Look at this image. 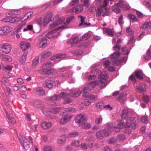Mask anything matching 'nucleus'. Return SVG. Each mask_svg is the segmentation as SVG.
Here are the masks:
<instances>
[{"mask_svg": "<svg viewBox=\"0 0 151 151\" xmlns=\"http://www.w3.org/2000/svg\"><path fill=\"white\" fill-rule=\"evenodd\" d=\"M92 73H94L97 75H99V81L101 83L100 87H104L106 86L107 82L108 76L106 72H103L102 73L99 69H96L92 70Z\"/></svg>", "mask_w": 151, "mask_h": 151, "instance_id": "f257e3e1", "label": "nucleus"}, {"mask_svg": "<svg viewBox=\"0 0 151 151\" xmlns=\"http://www.w3.org/2000/svg\"><path fill=\"white\" fill-rule=\"evenodd\" d=\"M111 133V131L109 129V126L107 127L106 128L97 131L96 134L97 138L102 139L105 137L109 135Z\"/></svg>", "mask_w": 151, "mask_h": 151, "instance_id": "f03ea898", "label": "nucleus"}, {"mask_svg": "<svg viewBox=\"0 0 151 151\" xmlns=\"http://www.w3.org/2000/svg\"><path fill=\"white\" fill-rule=\"evenodd\" d=\"M52 17L51 13L47 14L43 19L40 17L36 20L37 23L39 25H43L45 26L51 20Z\"/></svg>", "mask_w": 151, "mask_h": 151, "instance_id": "7ed1b4c3", "label": "nucleus"}, {"mask_svg": "<svg viewBox=\"0 0 151 151\" xmlns=\"http://www.w3.org/2000/svg\"><path fill=\"white\" fill-rule=\"evenodd\" d=\"M17 135L22 147L25 150L28 149L30 147L29 143L28 140L23 137L21 134H19Z\"/></svg>", "mask_w": 151, "mask_h": 151, "instance_id": "20e7f679", "label": "nucleus"}, {"mask_svg": "<svg viewBox=\"0 0 151 151\" xmlns=\"http://www.w3.org/2000/svg\"><path fill=\"white\" fill-rule=\"evenodd\" d=\"M88 116L85 114H80L76 116L75 121L78 124L81 123V124L83 123L86 122L87 120Z\"/></svg>", "mask_w": 151, "mask_h": 151, "instance_id": "39448f33", "label": "nucleus"}, {"mask_svg": "<svg viewBox=\"0 0 151 151\" xmlns=\"http://www.w3.org/2000/svg\"><path fill=\"white\" fill-rule=\"evenodd\" d=\"M72 116L69 114H65L61 118L59 123L61 124L64 125L69 122Z\"/></svg>", "mask_w": 151, "mask_h": 151, "instance_id": "423d86ee", "label": "nucleus"}, {"mask_svg": "<svg viewBox=\"0 0 151 151\" xmlns=\"http://www.w3.org/2000/svg\"><path fill=\"white\" fill-rule=\"evenodd\" d=\"M59 96L60 97V100L61 98L64 99L65 103H69L72 102V100L68 98L69 97H70L69 93L67 94L64 92H62Z\"/></svg>", "mask_w": 151, "mask_h": 151, "instance_id": "0eeeda50", "label": "nucleus"}, {"mask_svg": "<svg viewBox=\"0 0 151 151\" xmlns=\"http://www.w3.org/2000/svg\"><path fill=\"white\" fill-rule=\"evenodd\" d=\"M1 48L3 53L7 54L10 52L12 49V46L9 44H3Z\"/></svg>", "mask_w": 151, "mask_h": 151, "instance_id": "6e6552de", "label": "nucleus"}, {"mask_svg": "<svg viewBox=\"0 0 151 151\" xmlns=\"http://www.w3.org/2000/svg\"><path fill=\"white\" fill-rule=\"evenodd\" d=\"M60 100V97L59 95L55 94L47 99V100L49 102L53 103L51 105L52 106H56L57 104L55 102L56 101Z\"/></svg>", "mask_w": 151, "mask_h": 151, "instance_id": "1a4fd4ad", "label": "nucleus"}, {"mask_svg": "<svg viewBox=\"0 0 151 151\" xmlns=\"http://www.w3.org/2000/svg\"><path fill=\"white\" fill-rule=\"evenodd\" d=\"M11 31V28L8 26L0 27V35H6Z\"/></svg>", "mask_w": 151, "mask_h": 151, "instance_id": "9d476101", "label": "nucleus"}, {"mask_svg": "<svg viewBox=\"0 0 151 151\" xmlns=\"http://www.w3.org/2000/svg\"><path fill=\"white\" fill-rule=\"evenodd\" d=\"M59 33L57 32L56 29H55L49 32L45 36L49 39H54L57 37Z\"/></svg>", "mask_w": 151, "mask_h": 151, "instance_id": "9b49d317", "label": "nucleus"}, {"mask_svg": "<svg viewBox=\"0 0 151 151\" xmlns=\"http://www.w3.org/2000/svg\"><path fill=\"white\" fill-rule=\"evenodd\" d=\"M83 9V6L81 5H78L70 9L68 11L70 13H72L74 12L76 14H78L81 12Z\"/></svg>", "mask_w": 151, "mask_h": 151, "instance_id": "f8f14e48", "label": "nucleus"}, {"mask_svg": "<svg viewBox=\"0 0 151 151\" xmlns=\"http://www.w3.org/2000/svg\"><path fill=\"white\" fill-rule=\"evenodd\" d=\"M147 87L145 83H141L139 86H136V88L139 93H142L145 91Z\"/></svg>", "mask_w": 151, "mask_h": 151, "instance_id": "ddd939ff", "label": "nucleus"}, {"mask_svg": "<svg viewBox=\"0 0 151 151\" xmlns=\"http://www.w3.org/2000/svg\"><path fill=\"white\" fill-rule=\"evenodd\" d=\"M43 36V35H40L39 37V39L40 44L41 45L40 47L44 48L47 45V40L46 38H42Z\"/></svg>", "mask_w": 151, "mask_h": 151, "instance_id": "4468645a", "label": "nucleus"}, {"mask_svg": "<svg viewBox=\"0 0 151 151\" xmlns=\"http://www.w3.org/2000/svg\"><path fill=\"white\" fill-rule=\"evenodd\" d=\"M53 63L50 61H48L42 65V69L39 70L40 73H41L42 72H45V70L48 69L47 68L51 67Z\"/></svg>", "mask_w": 151, "mask_h": 151, "instance_id": "2eb2a0df", "label": "nucleus"}, {"mask_svg": "<svg viewBox=\"0 0 151 151\" xmlns=\"http://www.w3.org/2000/svg\"><path fill=\"white\" fill-rule=\"evenodd\" d=\"M40 73L43 74L52 75L54 76V77L57 75L56 70L53 69H48L45 70V72H42Z\"/></svg>", "mask_w": 151, "mask_h": 151, "instance_id": "dca6fc26", "label": "nucleus"}, {"mask_svg": "<svg viewBox=\"0 0 151 151\" xmlns=\"http://www.w3.org/2000/svg\"><path fill=\"white\" fill-rule=\"evenodd\" d=\"M53 82L50 80H46L43 84L44 86L49 88H52L53 86Z\"/></svg>", "mask_w": 151, "mask_h": 151, "instance_id": "f3484780", "label": "nucleus"}, {"mask_svg": "<svg viewBox=\"0 0 151 151\" xmlns=\"http://www.w3.org/2000/svg\"><path fill=\"white\" fill-rule=\"evenodd\" d=\"M66 56V55L65 54L60 53L52 57L50 59L52 60L58 59H63L65 58Z\"/></svg>", "mask_w": 151, "mask_h": 151, "instance_id": "a211bd4d", "label": "nucleus"}, {"mask_svg": "<svg viewBox=\"0 0 151 151\" xmlns=\"http://www.w3.org/2000/svg\"><path fill=\"white\" fill-rule=\"evenodd\" d=\"M80 40H79V38L78 37H73L72 41H70L68 42V44H71L72 46H73L74 44H78L80 42Z\"/></svg>", "mask_w": 151, "mask_h": 151, "instance_id": "6ab92c4d", "label": "nucleus"}, {"mask_svg": "<svg viewBox=\"0 0 151 151\" xmlns=\"http://www.w3.org/2000/svg\"><path fill=\"white\" fill-rule=\"evenodd\" d=\"M101 84V83L100 82L99 83V81H95L92 82H91L90 83L88 84V86L91 88V89H93L97 85H99V86ZM99 87H100V86ZM102 87H100L102 88Z\"/></svg>", "mask_w": 151, "mask_h": 151, "instance_id": "aec40b11", "label": "nucleus"}, {"mask_svg": "<svg viewBox=\"0 0 151 151\" xmlns=\"http://www.w3.org/2000/svg\"><path fill=\"white\" fill-rule=\"evenodd\" d=\"M104 31L107 35L113 37L114 35V32L112 29L105 28L104 29Z\"/></svg>", "mask_w": 151, "mask_h": 151, "instance_id": "412c9836", "label": "nucleus"}, {"mask_svg": "<svg viewBox=\"0 0 151 151\" xmlns=\"http://www.w3.org/2000/svg\"><path fill=\"white\" fill-rule=\"evenodd\" d=\"M41 125L42 128L45 129H46L51 127L52 124L50 122H44L41 123Z\"/></svg>", "mask_w": 151, "mask_h": 151, "instance_id": "4be33fe9", "label": "nucleus"}, {"mask_svg": "<svg viewBox=\"0 0 151 151\" xmlns=\"http://www.w3.org/2000/svg\"><path fill=\"white\" fill-rule=\"evenodd\" d=\"M92 90L88 86L87 87H85L83 89V96L84 97H87L88 96L89 93Z\"/></svg>", "mask_w": 151, "mask_h": 151, "instance_id": "5701e85b", "label": "nucleus"}, {"mask_svg": "<svg viewBox=\"0 0 151 151\" xmlns=\"http://www.w3.org/2000/svg\"><path fill=\"white\" fill-rule=\"evenodd\" d=\"M81 91H78L76 92L74 91H71L69 93L70 97H76L79 96L81 94Z\"/></svg>", "mask_w": 151, "mask_h": 151, "instance_id": "b1692460", "label": "nucleus"}, {"mask_svg": "<svg viewBox=\"0 0 151 151\" xmlns=\"http://www.w3.org/2000/svg\"><path fill=\"white\" fill-rule=\"evenodd\" d=\"M78 17L81 19V23L79 24V26H81L83 25H84L87 27H88L91 25L90 23H87L84 22V20L86 19V17H84L83 16L80 15L78 16Z\"/></svg>", "mask_w": 151, "mask_h": 151, "instance_id": "393cba45", "label": "nucleus"}, {"mask_svg": "<svg viewBox=\"0 0 151 151\" xmlns=\"http://www.w3.org/2000/svg\"><path fill=\"white\" fill-rule=\"evenodd\" d=\"M20 46L23 50L25 51L29 47L30 44L28 42H22L20 43Z\"/></svg>", "mask_w": 151, "mask_h": 151, "instance_id": "a878e982", "label": "nucleus"}, {"mask_svg": "<svg viewBox=\"0 0 151 151\" xmlns=\"http://www.w3.org/2000/svg\"><path fill=\"white\" fill-rule=\"evenodd\" d=\"M90 44V43L88 42L81 43L80 42L79 44L77 45V46L78 47L81 48H84L88 47Z\"/></svg>", "mask_w": 151, "mask_h": 151, "instance_id": "bb28decb", "label": "nucleus"}, {"mask_svg": "<svg viewBox=\"0 0 151 151\" xmlns=\"http://www.w3.org/2000/svg\"><path fill=\"white\" fill-rule=\"evenodd\" d=\"M33 12H30L26 14L24 16L22 17V19L24 20L27 19H29L32 16Z\"/></svg>", "mask_w": 151, "mask_h": 151, "instance_id": "cd10ccee", "label": "nucleus"}, {"mask_svg": "<svg viewBox=\"0 0 151 151\" xmlns=\"http://www.w3.org/2000/svg\"><path fill=\"white\" fill-rule=\"evenodd\" d=\"M66 140V137L65 135L60 136L58 139L57 142L59 144H64Z\"/></svg>", "mask_w": 151, "mask_h": 151, "instance_id": "c85d7f7f", "label": "nucleus"}, {"mask_svg": "<svg viewBox=\"0 0 151 151\" xmlns=\"http://www.w3.org/2000/svg\"><path fill=\"white\" fill-rule=\"evenodd\" d=\"M127 17L130 21L132 22H137L138 21V20L136 17L133 15L129 14L128 15Z\"/></svg>", "mask_w": 151, "mask_h": 151, "instance_id": "c756f323", "label": "nucleus"}, {"mask_svg": "<svg viewBox=\"0 0 151 151\" xmlns=\"http://www.w3.org/2000/svg\"><path fill=\"white\" fill-rule=\"evenodd\" d=\"M135 73V76L137 78L140 80L143 79L142 71L140 70L136 71Z\"/></svg>", "mask_w": 151, "mask_h": 151, "instance_id": "7c9ffc66", "label": "nucleus"}, {"mask_svg": "<svg viewBox=\"0 0 151 151\" xmlns=\"http://www.w3.org/2000/svg\"><path fill=\"white\" fill-rule=\"evenodd\" d=\"M61 108L60 107L52 108L50 109L49 111L54 114H56L59 112Z\"/></svg>", "mask_w": 151, "mask_h": 151, "instance_id": "2f4dec72", "label": "nucleus"}, {"mask_svg": "<svg viewBox=\"0 0 151 151\" xmlns=\"http://www.w3.org/2000/svg\"><path fill=\"white\" fill-rule=\"evenodd\" d=\"M103 16H109L110 15V9L109 8L103 7Z\"/></svg>", "mask_w": 151, "mask_h": 151, "instance_id": "473e14b6", "label": "nucleus"}, {"mask_svg": "<svg viewBox=\"0 0 151 151\" xmlns=\"http://www.w3.org/2000/svg\"><path fill=\"white\" fill-rule=\"evenodd\" d=\"M39 62L38 57H35L33 60L32 65L33 67H36L38 65Z\"/></svg>", "mask_w": 151, "mask_h": 151, "instance_id": "72a5a7b5", "label": "nucleus"}, {"mask_svg": "<svg viewBox=\"0 0 151 151\" xmlns=\"http://www.w3.org/2000/svg\"><path fill=\"white\" fill-rule=\"evenodd\" d=\"M36 93L39 96H43L45 94V91L43 89L39 88L36 90Z\"/></svg>", "mask_w": 151, "mask_h": 151, "instance_id": "f704fd0d", "label": "nucleus"}, {"mask_svg": "<svg viewBox=\"0 0 151 151\" xmlns=\"http://www.w3.org/2000/svg\"><path fill=\"white\" fill-rule=\"evenodd\" d=\"M79 135V133L77 132H73L69 133L68 135V137L69 138L76 137Z\"/></svg>", "mask_w": 151, "mask_h": 151, "instance_id": "c9c22d12", "label": "nucleus"}, {"mask_svg": "<svg viewBox=\"0 0 151 151\" xmlns=\"http://www.w3.org/2000/svg\"><path fill=\"white\" fill-rule=\"evenodd\" d=\"M42 101L40 100H37L34 103V106L35 107L41 108L42 106L43 105Z\"/></svg>", "mask_w": 151, "mask_h": 151, "instance_id": "e433bc0d", "label": "nucleus"}, {"mask_svg": "<svg viewBox=\"0 0 151 151\" xmlns=\"http://www.w3.org/2000/svg\"><path fill=\"white\" fill-rule=\"evenodd\" d=\"M27 54V53H24L22 56L21 58L19 59V61L21 63L23 64L25 63Z\"/></svg>", "mask_w": 151, "mask_h": 151, "instance_id": "4c0bfd02", "label": "nucleus"}, {"mask_svg": "<svg viewBox=\"0 0 151 151\" xmlns=\"http://www.w3.org/2000/svg\"><path fill=\"white\" fill-rule=\"evenodd\" d=\"M91 37V35L88 33H86L84 34L82 36V38H80V40L83 41L88 39Z\"/></svg>", "mask_w": 151, "mask_h": 151, "instance_id": "58836bf2", "label": "nucleus"}, {"mask_svg": "<svg viewBox=\"0 0 151 151\" xmlns=\"http://www.w3.org/2000/svg\"><path fill=\"white\" fill-rule=\"evenodd\" d=\"M129 114H128V112L127 110L125 109L123 110V112L122 115V119L126 118V119L127 117H129Z\"/></svg>", "mask_w": 151, "mask_h": 151, "instance_id": "ea45409f", "label": "nucleus"}, {"mask_svg": "<svg viewBox=\"0 0 151 151\" xmlns=\"http://www.w3.org/2000/svg\"><path fill=\"white\" fill-rule=\"evenodd\" d=\"M82 127L83 129H88L91 127V125L90 123H83L81 124Z\"/></svg>", "mask_w": 151, "mask_h": 151, "instance_id": "a19ab883", "label": "nucleus"}, {"mask_svg": "<svg viewBox=\"0 0 151 151\" xmlns=\"http://www.w3.org/2000/svg\"><path fill=\"white\" fill-rule=\"evenodd\" d=\"M120 52H114L111 55V58L112 59H115L118 57L121 54Z\"/></svg>", "mask_w": 151, "mask_h": 151, "instance_id": "79ce46f5", "label": "nucleus"}, {"mask_svg": "<svg viewBox=\"0 0 151 151\" xmlns=\"http://www.w3.org/2000/svg\"><path fill=\"white\" fill-rule=\"evenodd\" d=\"M103 7H100L98 8L96 11V16L97 17H100L101 13H103Z\"/></svg>", "mask_w": 151, "mask_h": 151, "instance_id": "37998d69", "label": "nucleus"}, {"mask_svg": "<svg viewBox=\"0 0 151 151\" xmlns=\"http://www.w3.org/2000/svg\"><path fill=\"white\" fill-rule=\"evenodd\" d=\"M71 145L74 146L79 147L80 145V141L79 140H73L72 141Z\"/></svg>", "mask_w": 151, "mask_h": 151, "instance_id": "c03bdc74", "label": "nucleus"}, {"mask_svg": "<svg viewBox=\"0 0 151 151\" xmlns=\"http://www.w3.org/2000/svg\"><path fill=\"white\" fill-rule=\"evenodd\" d=\"M117 141L116 138L114 137L108 140V143L109 144H113L115 143Z\"/></svg>", "mask_w": 151, "mask_h": 151, "instance_id": "a18cd8bd", "label": "nucleus"}, {"mask_svg": "<svg viewBox=\"0 0 151 151\" xmlns=\"http://www.w3.org/2000/svg\"><path fill=\"white\" fill-rule=\"evenodd\" d=\"M51 54L52 53L51 52H47L42 55L41 56V58L42 59L46 58L47 57L50 56L51 55Z\"/></svg>", "mask_w": 151, "mask_h": 151, "instance_id": "49530a36", "label": "nucleus"}, {"mask_svg": "<svg viewBox=\"0 0 151 151\" xmlns=\"http://www.w3.org/2000/svg\"><path fill=\"white\" fill-rule=\"evenodd\" d=\"M109 126V129L110 130V129H111L112 130L115 131V132H118L120 131V129H119V128H118L117 127H115L114 126L112 127L111 126L110 127L109 126Z\"/></svg>", "mask_w": 151, "mask_h": 151, "instance_id": "de8ad7c7", "label": "nucleus"}, {"mask_svg": "<svg viewBox=\"0 0 151 151\" xmlns=\"http://www.w3.org/2000/svg\"><path fill=\"white\" fill-rule=\"evenodd\" d=\"M135 119V117H128L126 119V121L128 122H130L131 123H133L134 125H135L134 123L135 122L134 121V120Z\"/></svg>", "mask_w": 151, "mask_h": 151, "instance_id": "09e8293b", "label": "nucleus"}, {"mask_svg": "<svg viewBox=\"0 0 151 151\" xmlns=\"http://www.w3.org/2000/svg\"><path fill=\"white\" fill-rule=\"evenodd\" d=\"M150 2V0H145L143 2V4L145 6L149 8L151 7Z\"/></svg>", "mask_w": 151, "mask_h": 151, "instance_id": "8fccbe9b", "label": "nucleus"}, {"mask_svg": "<svg viewBox=\"0 0 151 151\" xmlns=\"http://www.w3.org/2000/svg\"><path fill=\"white\" fill-rule=\"evenodd\" d=\"M102 117H99L96 118L95 119V122L96 124H99L102 121Z\"/></svg>", "mask_w": 151, "mask_h": 151, "instance_id": "3c124183", "label": "nucleus"}, {"mask_svg": "<svg viewBox=\"0 0 151 151\" xmlns=\"http://www.w3.org/2000/svg\"><path fill=\"white\" fill-rule=\"evenodd\" d=\"M74 17V16H72L67 18L66 20V22L65 23V24H69L73 19Z\"/></svg>", "mask_w": 151, "mask_h": 151, "instance_id": "603ef678", "label": "nucleus"}, {"mask_svg": "<svg viewBox=\"0 0 151 151\" xmlns=\"http://www.w3.org/2000/svg\"><path fill=\"white\" fill-rule=\"evenodd\" d=\"M121 50L124 55H128L129 54V52L128 51L127 48V47H123L122 49Z\"/></svg>", "mask_w": 151, "mask_h": 151, "instance_id": "864d4df0", "label": "nucleus"}, {"mask_svg": "<svg viewBox=\"0 0 151 151\" xmlns=\"http://www.w3.org/2000/svg\"><path fill=\"white\" fill-rule=\"evenodd\" d=\"M104 104L103 102H101L97 103L96 105V108L100 109L102 107H104Z\"/></svg>", "mask_w": 151, "mask_h": 151, "instance_id": "5fc2aeb1", "label": "nucleus"}, {"mask_svg": "<svg viewBox=\"0 0 151 151\" xmlns=\"http://www.w3.org/2000/svg\"><path fill=\"white\" fill-rule=\"evenodd\" d=\"M44 151H52V147L50 146H45L44 148Z\"/></svg>", "mask_w": 151, "mask_h": 151, "instance_id": "6e6d98bb", "label": "nucleus"}, {"mask_svg": "<svg viewBox=\"0 0 151 151\" xmlns=\"http://www.w3.org/2000/svg\"><path fill=\"white\" fill-rule=\"evenodd\" d=\"M141 29H150L149 27V24L148 23H145L142 24L141 27Z\"/></svg>", "mask_w": 151, "mask_h": 151, "instance_id": "4d7b16f0", "label": "nucleus"}, {"mask_svg": "<svg viewBox=\"0 0 151 151\" xmlns=\"http://www.w3.org/2000/svg\"><path fill=\"white\" fill-rule=\"evenodd\" d=\"M113 50L115 51H119L121 49V46L120 45H116L113 47Z\"/></svg>", "mask_w": 151, "mask_h": 151, "instance_id": "13d9d810", "label": "nucleus"}, {"mask_svg": "<svg viewBox=\"0 0 151 151\" xmlns=\"http://www.w3.org/2000/svg\"><path fill=\"white\" fill-rule=\"evenodd\" d=\"M124 4V2L122 0H120L117 4H115V5L116 6H119L121 8H122Z\"/></svg>", "mask_w": 151, "mask_h": 151, "instance_id": "bf43d9fd", "label": "nucleus"}, {"mask_svg": "<svg viewBox=\"0 0 151 151\" xmlns=\"http://www.w3.org/2000/svg\"><path fill=\"white\" fill-rule=\"evenodd\" d=\"M141 121L145 123H147L148 122L147 117L145 116H142L141 117Z\"/></svg>", "mask_w": 151, "mask_h": 151, "instance_id": "052dcab7", "label": "nucleus"}, {"mask_svg": "<svg viewBox=\"0 0 151 151\" xmlns=\"http://www.w3.org/2000/svg\"><path fill=\"white\" fill-rule=\"evenodd\" d=\"M83 150H86L88 147V144L86 143H82L80 145Z\"/></svg>", "mask_w": 151, "mask_h": 151, "instance_id": "680f3d73", "label": "nucleus"}, {"mask_svg": "<svg viewBox=\"0 0 151 151\" xmlns=\"http://www.w3.org/2000/svg\"><path fill=\"white\" fill-rule=\"evenodd\" d=\"M91 103V102L87 99H85L83 102V104L85 106H88Z\"/></svg>", "mask_w": 151, "mask_h": 151, "instance_id": "e2e57ef3", "label": "nucleus"}, {"mask_svg": "<svg viewBox=\"0 0 151 151\" xmlns=\"http://www.w3.org/2000/svg\"><path fill=\"white\" fill-rule=\"evenodd\" d=\"M112 10L116 13H120V12L121 10L118 7H116L113 8Z\"/></svg>", "mask_w": 151, "mask_h": 151, "instance_id": "0e129e2a", "label": "nucleus"}, {"mask_svg": "<svg viewBox=\"0 0 151 151\" xmlns=\"http://www.w3.org/2000/svg\"><path fill=\"white\" fill-rule=\"evenodd\" d=\"M131 124L129 122L127 121L125 123H124V128H128L130 127Z\"/></svg>", "mask_w": 151, "mask_h": 151, "instance_id": "69168bd1", "label": "nucleus"}, {"mask_svg": "<svg viewBox=\"0 0 151 151\" xmlns=\"http://www.w3.org/2000/svg\"><path fill=\"white\" fill-rule=\"evenodd\" d=\"M8 117L9 121L10 123H15L16 120L15 119H14L13 117L12 116H8Z\"/></svg>", "mask_w": 151, "mask_h": 151, "instance_id": "338daca9", "label": "nucleus"}, {"mask_svg": "<svg viewBox=\"0 0 151 151\" xmlns=\"http://www.w3.org/2000/svg\"><path fill=\"white\" fill-rule=\"evenodd\" d=\"M130 6L127 4H124L122 8L124 10H128L130 8Z\"/></svg>", "mask_w": 151, "mask_h": 151, "instance_id": "774afa93", "label": "nucleus"}]
</instances>
